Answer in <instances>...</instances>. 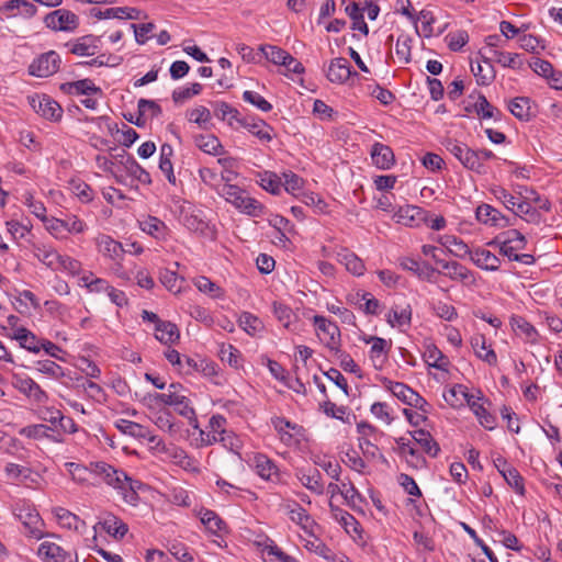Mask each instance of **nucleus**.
I'll return each instance as SVG.
<instances>
[{"instance_id": "f257e3e1", "label": "nucleus", "mask_w": 562, "mask_h": 562, "mask_svg": "<svg viewBox=\"0 0 562 562\" xmlns=\"http://www.w3.org/2000/svg\"><path fill=\"white\" fill-rule=\"evenodd\" d=\"M12 510L15 518L23 525L25 535L37 540L44 537V520L31 502L19 499L13 504Z\"/></svg>"}, {"instance_id": "f03ea898", "label": "nucleus", "mask_w": 562, "mask_h": 562, "mask_svg": "<svg viewBox=\"0 0 562 562\" xmlns=\"http://www.w3.org/2000/svg\"><path fill=\"white\" fill-rule=\"evenodd\" d=\"M221 194L240 212L249 216H261L265 206L256 199L246 194V191L235 184L225 183Z\"/></svg>"}, {"instance_id": "7ed1b4c3", "label": "nucleus", "mask_w": 562, "mask_h": 562, "mask_svg": "<svg viewBox=\"0 0 562 562\" xmlns=\"http://www.w3.org/2000/svg\"><path fill=\"white\" fill-rule=\"evenodd\" d=\"M445 148L453 155L464 168L479 175L486 172L484 164H480L474 149L457 139L449 138L443 143Z\"/></svg>"}, {"instance_id": "20e7f679", "label": "nucleus", "mask_w": 562, "mask_h": 562, "mask_svg": "<svg viewBox=\"0 0 562 562\" xmlns=\"http://www.w3.org/2000/svg\"><path fill=\"white\" fill-rule=\"evenodd\" d=\"M27 99L32 109L43 119L50 122L61 120L64 110L52 97L47 94H34L30 95Z\"/></svg>"}, {"instance_id": "39448f33", "label": "nucleus", "mask_w": 562, "mask_h": 562, "mask_svg": "<svg viewBox=\"0 0 562 562\" xmlns=\"http://www.w3.org/2000/svg\"><path fill=\"white\" fill-rule=\"evenodd\" d=\"M314 325L316 326L321 341H323L330 350L340 352V330L336 323L325 318L324 316L315 315Z\"/></svg>"}, {"instance_id": "423d86ee", "label": "nucleus", "mask_w": 562, "mask_h": 562, "mask_svg": "<svg viewBox=\"0 0 562 562\" xmlns=\"http://www.w3.org/2000/svg\"><path fill=\"white\" fill-rule=\"evenodd\" d=\"M89 469L92 474L100 476L103 482L116 491L122 490V484L127 479V473L121 469H115L104 461L90 462Z\"/></svg>"}, {"instance_id": "0eeeda50", "label": "nucleus", "mask_w": 562, "mask_h": 562, "mask_svg": "<svg viewBox=\"0 0 562 562\" xmlns=\"http://www.w3.org/2000/svg\"><path fill=\"white\" fill-rule=\"evenodd\" d=\"M44 23L53 31L72 32L78 27L79 19L69 10L57 9L45 15Z\"/></svg>"}, {"instance_id": "6e6552de", "label": "nucleus", "mask_w": 562, "mask_h": 562, "mask_svg": "<svg viewBox=\"0 0 562 562\" xmlns=\"http://www.w3.org/2000/svg\"><path fill=\"white\" fill-rule=\"evenodd\" d=\"M60 63L59 55L55 50H49L32 61L29 72L35 77L46 78L58 71Z\"/></svg>"}, {"instance_id": "1a4fd4ad", "label": "nucleus", "mask_w": 562, "mask_h": 562, "mask_svg": "<svg viewBox=\"0 0 562 562\" xmlns=\"http://www.w3.org/2000/svg\"><path fill=\"white\" fill-rule=\"evenodd\" d=\"M45 227L52 235L58 238L64 237L65 233H83L87 228V225L83 223V221L72 215L66 220L50 217L45 223Z\"/></svg>"}, {"instance_id": "9d476101", "label": "nucleus", "mask_w": 562, "mask_h": 562, "mask_svg": "<svg viewBox=\"0 0 562 562\" xmlns=\"http://www.w3.org/2000/svg\"><path fill=\"white\" fill-rule=\"evenodd\" d=\"M12 385L29 400L36 403H45L48 400L47 393L30 376L13 374Z\"/></svg>"}, {"instance_id": "9b49d317", "label": "nucleus", "mask_w": 562, "mask_h": 562, "mask_svg": "<svg viewBox=\"0 0 562 562\" xmlns=\"http://www.w3.org/2000/svg\"><path fill=\"white\" fill-rule=\"evenodd\" d=\"M475 217L482 224L499 228L509 227L515 224L507 216L502 214L497 209L485 203L476 207Z\"/></svg>"}, {"instance_id": "f8f14e48", "label": "nucleus", "mask_w": 562, "mask_h": 562, "mask_svg": "<svg viewBox=\"0 0 562 562\" xmlns=\"http://www.w3.org/2000/svg\"><path fill=\"white\" fill-rule=\"evenodd\" d=\"M19 435L21 437L33 440L47 439L56 443H61L65 441V439L60 437L55 428L48 427L46 424H33L24 426L19 429Z\"/></svg>"}, {"instance_id": "ddd939ff", "label": "nucleus", "mask_w": 562, "mask_h": 562, "mask_svg": "<svg viewBox=\"0 0 562 562\" xmlns=\"http://www.w3.org/2000/svg\"><path fill=\"white\" fill-rule=\"evenodd\" d=\"M37 555L43 562H78L77 557L72 558L70 552L50 541L40 544Z\"/></svg>"}, {"instance_id": "4468645a", "label": "nucleus", "mask_w": 562, "mask_h": 562, "mask_svg": "<svg viewBox=\"0 0 562 562\" xmlns=\"http://www.w3.org/2000/svg\"><path fill=\"white\" fill-rule=\"evenodd\" d=\"M352 76H359L346 58L337 57L330 60L326 77L333 83L342 85Z\"/></svg>"}, {"instance_id": "2eb2a0df", "label": "nucleus", "mask_w": 562, "mask_h": 562, "mask_svg": "<svg viewBox=\"0 0 562 562\" xmlns=\"http://www.w3.org/2000/svg\"><path fill=\"white\" fill-rule=\"evenodd\" d=\"M256 473L263 480L273 483L281 482V474L277 464L266 454L257 453L252 459Z\"/></svg>"}, {"instance_id": "dca6fc26", "label": "nucleus", "mask_w": 562, "mask_h": 562, "mask_svg": "<svg viewBox=\"0 0 562 562\" xmlns=\"http://www.w3.org/2000/svg\"><path fill=\"white\" fill-rule=\"evenodd\" d=\"M100 37L94 35H85L78 37L74 42L66 43V46L69 47V53L77 56H93L99 52L100 48Z\"/></svg>"}, {"instance_id": "f3484780", "label": "nucleus", "mask_w": 562, "mask_h": 562, "mask_svg": "<svg viewBox=\"0 0 562 562\" xmlns=\"http://www.w3.org/2000/svg\"><path fill=\"white\" fill-rule=\"evenodd\" d=\"M395 216L397 223L414 227L419 226L423 222H428L429 212L416 205H406L400 207Z\"/></svg>"}, {"instance_id": "a211bd4d", "label": "nucleus", "mask_w": 562, "mask_h": 562, "mask_svg": "<svg viewBox=\"0 0 562 562\" xmlns=\"http://www.w3.org/2000/svg\"><path fill=\"white\" fill-rule=\"evenodd\" d=\"M115 158H120V164L124 167L131 177L135 178L143 184L151 183L149 172L144 169L132 155H128L125 150H122V154L116 155Z\"/></svg>"}, {"instance_id": "6ab92c4d", "label": "nucleus", "mask_w": 562, "mask_h": 562, "mask_svg": "<svg viewBox=\"0 0 562 562\" xmlns=\"http://www.w3.org/2000/svg\"><path fill=\"white\" fill-rule=\"evenodd\" d=\"M183 372L186 374H192L194 372H200L204 376H215L217 375V364L214 361H211L205 358L196 357H184V369Z\"/></svg>"}, {"instance_id": "aec40b11", "label": "nucleus", "mask_w": 562, "mask_h": 562, "mask_svg": "<svg viewBox=\"0 0 562 562\" xmlns=\"http://www.w3.org/2000/svg\"><path fill=\"white\" fill-rule=\"evenodd\" d=\"M480 55L481 61H477L476 65L471 63V71L475 76L479 86H488L494 81L496 71L492 58L486 57L482 52H480Z\"/></svg>"}, {"instance_id": "412c9836", "label": "nucleus", "mask_w": 562, "mask_h": 562, "mask_svg": "<svg viewBox=\"0 0 562 562\" xmlns=\"http://www.w3.org/2000/svg\"><path fill=\"white\" fill-rule=\"evenodd\" d=\"M372 164L382 170L391 169L395 164V156L392 148L382 143H374L370 150Z\"/></svg>"}, {"instance_id": "4be33fe9", "label": "nucleus", "mask_w": 562, "mask_h": 562, "mask_svg": "<svg viewBox=\"0 0 562 562\" xmlns=\"http://www.w3.org/2000/svg\"><path fill=\"white\" fill-rule=\"evenodd\" d=\"M115 426L124 435L131 436L136 439H146L153 443L158 442V437L153 435L147 427L138 423L127 419H119L115 423Z\"/></svg>"}, {"instance_id": "5701e85b", "label": "nucleus", "mask_w": 562, "mask_h": 562, "mask_svg": "<svg viewBox=\"0 0 562 562\" xmlns=\"http://www.w3.org/2000/svg\"><path fill=\"white\" fill-rule=\"evenodd\" d=\"M509 112L519 121L528 122L536 116V105L528 97H517L508 103Z\"/></svg>"}, {"instance_id": "b1692460", "label": "nucleus", "mask_w": 562, "mask_h": 562, "mask_svg": "<svg viewBox=\"0 0 562 562\" xmlns=\"http://www.w3.org/2000/svg\"><path fill=\"white\" fill-rule=\"evenodd\" d=\"M60 91L66 94H76V95H92V94H102V89L94 85V82L89 79H81L72 82H64L59 87Z\"/></svg>"}, {"instance_id": "393cba45", "label": "nucleus", "mask_w": 562, "mask_h": 562, "mask_svg": "<svg viewBox=\"0 0 562 562\" xmlns=\"http://www.w3.org/2000/svg\"><path fill=\"white\" fill-rule=\"evenodd\" d=\"M140 11L135 8L128 7H119V8H109L104 11L92 8L90 10V15L97 18L98 20L102 19H127V20H137L139 18Z\"/></svg>"}, {"instance_id": "a878e982", "label": "nucleus", "mask_w": 562, "mask_h": 562, "mask_svg": "<svg viewBox=\"0 0 562 562\" xmlns=\"http://www.w3.org/2000/svg\"><path fill=\"white\" fill-rule=\"evenodd\" d=\"M255 544L261 550L266 562H292L293 559L285 554L276 542L269 537L260 541H256Z\"/></svg>"}, {"instance_id": "bb28decb", "label": "nucleus", "mask_w": 562, "mask_h": 562, "mask_svg": "<svg viewBox=\"0 0 562 562\" xmlns=\"http://www.w3.org/2000/svg\"><path fill=\"white\" fill-rule=\"evenodd\" d=\"M9 337L19 341L20 347L30 352L38 353L42 350L41 344H43L44 338H38L34 333L25 327L15 328Z\"/></svg>"}, {"instance_id": "cd10ccee", "label": "nucleus", "mask_w": 562, "mask_h": 562, "mask_svg": "<svg viewBox=\"0 0 562 562\" xmlns=\"http://www.w3.org/2000/svg\"><path fill=\"white\" fill-rule=\"evenodd\" d=\"M239 125L246 128L249 133H251L254 136H256L259 140L263 143H269L272 140L271 132L273 131V128L261 119L243 117V120L239 121Z\"/></svg>"}, {"instance_id": "c85d7f7f", "label": "nucleus", "mask_w": 562, "mask_h": 562, "mask_svg": "<svg viewBox=\"0 0 562 562\" xmlns=\"http://www.w3.org/2000/svg\"><path fill=\"white\" fill-rule=\"evenodd\" d=\"M97 245L99 248V251L105 256L109 257L112 260H120L122 259L125 251H131V249L124 248V245L120 241L114 240L112 237L108 235H101L97 238Z\"/></svg>"}, {"instance_id": "c756f323", "label": "nucleus", "mask_w": 562, "mask_h": 562, "mask_svg": "<svg viewBox=\"0 0 562 562\" xmlns=\"http://www.w3.org/2000/svg\"><path fill=\"white\" fill-rule=\"evenodd\" d=\"M470 257L473 263L483 270L497 271L499 269L501 259L487 249L477 248L471 251Z\"/></svg>"}, {"instance_id": "7c9ffc66", "label": "nucleus", "mask_w": 562, "mask_h": 562, "mask_svg": "<svg viewBox=\"0 0 562 562\" xmlns=\"http://www.w3.org/2000/svg\"><path fill=\"white\" fill-rule=\"evenodd\" d=\"M470 344L477 358L485 361L490 366L497 363V356L492 348H487L486 338L483 334H475L471 338Z\"/></svg>"}, {"instance_id": "2f4dec72", "label": "nucleus", "mask_w": 562, "mask_h": 562, "mask_svg": "<svg viewBox=\"0 0 562 562\" xmlns=\"http://www.w3.org/2000/svg\"><path fill=\"white\" fill-rule=\"evenodd\" d=\"M192 138L195 146L205 154L217 156L224 153L223 145L213 134H196Z\"/></svg>"}, {"instance_id": "473e14b6", "label": "nucleus", "mask_w": 562, "mask_h": 562, "mask_svg": "<svg viewBox=\"0 0 562 562\" xmlns=\"http://www.w3.org/2000/svg\"><path fill=\"white\" fill-rule=\"evenodd\" d=\"M473 109L481 120L493 119L501 121L503 113L496 106L492 105L482 92H477V99L473 102Z\"/></svg>"}, {"instance_id": "72a5a7b5", "label": "nucleus", "mask_w": 562, "mask_h": 562, "mask_svg": "<svg viewBox=\"0 0 562 562\" xmlns=\"http://www.w3.org/2000/svg\"><path fill=\"white\" fill-rule=\"evenodd\" d=\"M33 254L34 257L47 268L54 271L58 270L60 254L55 248L46 245H37L34 246Z\"/></svg>"}, {"instance_id": "f704fd0d", "label": "nucleus", "mask_w": 562, "mask_h": 562, "mask_svg": "<svg viewBox=\"0 0 562 562\" xmlns=\"http://www.w3.org/2000/svg\"><path fill=\"white\" fill-rule=\"evenodd\" d=\"M382 383L397 400L409 406L416 391L403 382H395L387 378H384Z\"/></svg>"}, {"instance_id": "c9c22d12", "label": "nucleus", "mask_w": 562, "mask_h": 562, "mask_svg": "<svg viewBox=\"0 0 562 562\" xmlns=\"http://www.w3.org/2000/svg\"><path fill=\"white\" fill-rule=\"evenodd\" d=\"M199 516L201 522L211 533L220 536L226 530V522L214 510L202 508Z\"/></svg>"}, {"instance_id": "e433bc0d", "label": "nucleus", "mask_w": 562, "mask_h": 562, "mask_svg": "<svg viewBox=\"0 0 562 562\" xmlns=\"http://www.w3.org/2000/svg\"><path fill=\"white\" fill-rule=\"evenodd\" d=\"M155 337L165 345H172L179 340L180 333L176 324L164 321L155 326Z\"/></svg>"}, {"instance_id": "4c0bfd02", "label": "nucleus", "mask_w": 562, "mask_h": 562, "mask_svg": "<svg viewBox=\"0 0 562 562\" xmlns=\"http://www.w3.org/2000/svg\"><path fill=\"white\" fill-rule=\"evenodd\" d=\"M437 263L441 266L443 270H447L443 274L451 280L464 282L473 277L471 270L458 261L437 260Z\"/></svg>"}, {"instance_id": "58836bf2", "label": "nucleus", "mask_w": 562, "mask_h": 562, "mask_svg": "<svg viewBox=\"0 0 562 562\" xmlns=\"http://www.w3.org/2000/svg\"><path fill=\"white\" fill-rule=\"evenodd\" d=\"M101 528L115 539H122L128 531V526L119 517L109 514L99 522Z\"/></svg>"}, {"instance_id": "ea45409f", "label": "nucleus", "mask_w": 562, "mask_h": 562, "mask_svg": "<svg viewBox=\"0 0 562 562\" xmlns=\"http://www.w3.org/2000/svg\"><path fill=\"white\" fill-rule=\"evenodd\" d=\"M54 514L58 524L64 528L74 529L76 531H82L86 528L85 520L66 508L58 507L54 510Z\"/></svg>"}, {"instance_id": "a19ab883", "label": "nucleus", "mask_w": 562, "mask_h": 562, "mask_svg": "<svg viewBox=\"0 0 562 562\" xmlns=\"http://www.w3.org/2000/svg\"><path fill=\"white\" fill-rule=\"evenodd\" d=\"M164 405L172 406L177 414L187 415L188 409L192 406L191 400L184 394L165 393V397H159Z\"/></svg>"}, {"instance_id": "79ce46f5", "label": "nucleus", "mask_w": 562, "mask_h": 562, "mask_svg": "<svg viewBox=\"0 0 562 562\" xmlns=\"http://www.w3.org/2000/svg\"><path fill=\"white\" fill-rule=\"evenodd\" d=\"M300 482L310 491L315 494L324 493V483L321 472L317 469H314L311 473H304L302 470L296 473Z\"/></svg>"}, {"instance_id": "37998d69", "label": "nucleus", "mask_w": 562, "mask_h": 562, "mask_svg": "<svg viewBox=\"0 0 562 562\" xmlns=\"http://www.w3.org/2000/svg\"><path fill=\"white\" fill-rule=\"evenodd\" d=\"M144 486V484L138 481L134 480L131 476L127 475L126 481L122 484V490H119V494H121L123 501L130 505H137L139 501L138 496V490H140Z\"/></svg>"}, {"instance_id": "c03bdc74", "label": "nucleus", "mask_w": 562, "mask_h": 562, "mask_svg": "<svg viewBox=\"0 0 562 562\" xmlns=\"http://www.w3.org/2000/svg\"><path fill=\"white\" fill-rule=\"evenodd\" d=\"M412 306L407 304L405 307L400 311L397 307H392L389 314L386 315V322L392 327H409L412 323Z\"/></svg>"}, {"instance_id": "a18cd8bd", "label": "nucleus", "mask_w": 562, "mask_h": 562, "mask_svg": "<svg viewBox=\"0 0 562 562\" xmlns=\"http://www.w3.org/2000/svg\"><path fill=\"white\" fill-rule=\"evenodd\" d=\"M212 106L214 115L218 120H227L229 125H233V121L239 124V121L243 120V117H240L239 111L225 101H216L212 104Z\"/></svg>"}, {"instance_id": "49530a36", "label": "nucleus", "mask_w": 562, "mask_h": 562, "mask_svg": "<svg viewBox=\"0 0 562 562\" xmlns=\"http://www.w3.org/2000/svg\"><path fill=\"white\" fill-rule=\"evenodd\" d=\"M339 261L345 265L346 269L355 276H362L366 267L363 261L352 251L344 249L338 254Z\"/></svg>"}, {"instance_id": "de8ad7c7", "label": "nucleus", "mask_w": 562, "mask_h": 562, "mask_svg": "<svg viewBox=\"0 0 562 562\" xmlns=\"http://www.w3.org/2000/svg\"><path fill=\"white\" fill-rule=\"evenodd\" d=\"M0 10L3 12H13L14 10H16L24 18H32L37 12V8L26 0L5 1Z\"/></svg>"}, {"instance_id": "09e8293b", "label": "nucleus", "mask_w": 562, "mask_h": 562, "mask_svg": "<svg viewBox=\"0 0 562 562\" xmlns=\"http://www.w3.org/2000/svg\"><path fill=\"white\" fill-rule=\"evenodd\" d=\"M510 325L514 330H518L524 334L531 344H536L538 341L539 334L537 329L525 317L518 315L512 316Z\"/></svg>"}, {"instance_id": "8fccbe9b", "label": "nucleus", "mask_w": 562, "mask_h": 562, "mask_svg": "<svg viewBox=\"0 0 562 562\" xmlns=\"http://www.w3.org/2000/svg\"><path fill=\"white\" fill-rule=\"evenodd\" d=\"M193 283L200 292L207 294L212 299H223L225 296V291L207 277L200 276L194 279Z\"/></svg>"}, {"instance_id": "3c124183", "label": "nucleus", "mask_w": 562, "mask_h": 562, "mask_svg": "<svg viewBox=\"0 0 562 562\" xmlns=\"http://www.w3.org/2000/svg\"><path fill=\"white\" fill-rule=\"evenodd\" d=\"M345 11L348 14V16L352 20L351 29L357 30L364 35H368L369 27L363 19V9H361L357 2H351L346 7Z\"/></svg>"}, {"instance_id": "603ef678", "label": "nucleus", "mask_w": 562, "mask_h": 562, "mask_svg": "<svg viewBox=\"0 0 562 562\" xmlns=\"http://www.w3.org/2000/svg\"><path fill=\"white\" fill-rule=\"evenodd\" d=\"M182 224L191 232L203 236L209 235L210 226L200 215L194 213H184L182 215Z\"/></svg>"}, {"instance_id": "864d4df0", "label": "nucleus", "mask_w": 562, "mask_h": 562, "mask_svg": "<svg viewBox=\"0 0 562 562\" xmlns=\"http://www.w3.org/2000/svg\"><path fill=\"white\" fill-rule=\"evenodd\" d=\"M140 228L143 232L157 239L165 238L167 234L166 224L156 216H148L146 220L140 222Z\"/></svg>"}, {"instance_id": "5fc2aeb1", "label": "nucleus", "mask_w": 562, "mask_h": 562, "mask_svg": "<svg viewBox=\"0 0 562 562\" xmlns=\"http://www.w3.org/2000/svg\"><path fill=\"white\" fill-rule=\"evenodd\" d=\"M259 50L265 55L267 60L280 66H284L286 59H290L291 55L283 48L269 44L260 45Z\"/></svg>"}, {"instance_id": "6e6d98bb", "label": "nucleus", "mask_w": 562, "mask_h": 562, "mask_svg": "<svg viewBox=\"0 0 562 562\" xmlns=\"http://www.w3.org/2000/svg\"><path fill=\"white\" fill-rule=\"evenodd\" d=\"M491 54L493 55L492 58H494L495 61L501 64L503 67L520 69L524 66L519 54H512L499 50H491Z\"/></svg>"}, {"instance_id": "4d7b16f0", "label": "nucleus", "mask_w": 562, "mask_h": 562, "mask_svg": "<svg viewBox=\"0 0 562 562\" xmlns=\"http://www.w3.org/2000/svg\"><path fill=\"white\" fill-rule=\"evenodd\" d=\"M272 425L274 429L280 434L281 440L286 442L292 439V435L286 429L301 430L302 426H299L285 417L277 416L272 418Z\"/></svg>"}, {"instance_id": "13d9d810", "label": "nucleus", "mask_w": 562, "mask_h": 562, "mask_svg": "<svg viewBox=\"0 0 562 562\" xmlns=\"http://www.w3.org/2000/svg\"><path fill=\"white\" fill-rule=\"evenodd\" d=\"M515 207H516L515 215L521 216V217L525 216L524 218L528 223H532V224L541 223V221H542L541 214L539 213V211L537 209L531 206L530 203L522 201V202H519Z\"/></svg>"}, {"instance_id": "bf43d9fd", "label": "nucleus", "mask_w": 562, "mask_h": 562, "mask_svg": "<svg viewBox=\"0 0 562 562\" xmlns=\"http://www.w3.org/2000/svg\"><path fill=\"white\" fill-rule=\"evenodd\" d=\"M442 245L447 247L452 255L460 258L471 254L469 246L462 239L456 236H445V241H442Z\"/></svg>"}, {"instance_id": "052dcab7", "label": "nucleus", "mask_w": 562, "mask_h": 562, "mask_svg": "<svg viewBox=\"0 0 562 562\" xmlns=\"http://www.w3.org/2000/svg\"><path fill=\"white\" fill-rule=\"evenodd\" d=\"M222 361L227 362L232 368L238 369L241 366V353L233 345H223L220 349Z\"/></svg>"}, {"instance_id": "680f3d73", "label": "nucleus", "mask_w": 562, "mask_h": 562, "mask_svg": "<svg viewBox=\"0 0 562 562\" xmlns=\"http://www.w3.org/2000/svg\"><path fill=\"white\" fill-rule=\"evenodd\" d=\"M412 43L413 40L408 34H401L396 41V55L403 59L405 64H408L412 60Z\"/></svg>"}, {"instance_id": "e2e57ef3", "label": "nucleus", "mask_w": 562, "mask_h": 562, "mask_svg": "<svg viewBox=\"0 0 562 562\" xmlns=\"http://www.w3.org/2000/svg\"><path fill=\"white\" fill-rule=\"evenodd\" d=\"M65 467L69 474L71 475L72 480L78 483L88 482V476L92 474V471L89 469V465H83L76 462H67Z\"/></svg>"}, {"instance_id": "0e129e2a", "label": "nucleus", "mask_w": 562, "mask_h": 562, "mask_svg": "<svg viewBox=\"0 0 562 562\" xmlns=\"http://www.w3.org/2000/svg\"><path fill=\"white\" fill-rule=\"evenodd\" d=\"M24 204L30 209L32 214H34L44 224L47 222L48 217L46 216V207L44 203L35 200L32 193L24 194Z\"/></svg>"}, {"instance_id": "69168bd1", "label": "nucleus", "mask_w": 562, "mask_h": 562, "mask_svg": "<svg viewBox=\"0 0 562 562\" xmlns=\"http://www.w3.org/2000/svg\"><path fill=\"white\" fill-rule=\"evenodd\" d=\"M448 47L452 52H459L469 42V34L467 31L459 30L453 33H449L446 36Z\"/></svg>"}, {"instance_id": "338daca9", "label": "nucleus", "mask_w": 562, "mask_h": 562, "mask_svg": "<svg viewBox=\"0 0 562 562\" xmlns=\"http://www.w3.org/2000/svg\"><path fill=\"white\" fill-rule=\"evenodd\" d=\"M260 186L266 191L278 194L280 192L281 181L274 172L265 171L260 175Z\"/></svg>"}, {"instance_id": "774afa93", "label": "nucleus", "mask_w": 562, "mask_h": 562, "mask_svg": "<svg viewBox=\"0 0 562 562\" xmlns=\"http://www.w3.org/2000/svg\"><path fill=\"white\" fill-rule=\"evenodd\" d=\"M506 483L519 495L524 496L526 493L524 485V477L520 475L516 468L508 470L503 476Z\"/></svg>"}]
</instances>
